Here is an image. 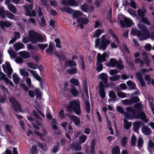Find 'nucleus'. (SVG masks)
Listing matches in <instances>:
<instances>
[{
    "label": "nucleus",
    "instance_id": "nucleus-63",
    "mask_svg": "<svg viewBox=\"0 0 154 154\" xmlns=\"http://www.w3.org/2000/svg\"><path fill=\"white\" fill-rule=\"evenodd\" d=\"M122 50L127 54H130V51L126 47V45L125 44H123L122 45Z\"/></svg>",
    "mask_w": 154,
    "mask_h": 154
},
{
    "label": "nucleus",
    "instance_id": "nucleus-8",
    "mask_svg": "<svg viewBox=\"0 0 154 154\" xmlns=\"http://www.w3.org/2000/svg\"><path fill=\"white\" fill-rule=\"evenodd\" d=\"M9 100L12 104L11 106L14 110L17 112L21 111V106L14 98L11 97L10 98Z\"/></svg>",
    "mask_w": 154,
    "mask_h": 154
},
{
    "label": "nucleus",
    "instance_id": "nucleus-17",
    "mask_svg": "<svg viewBox=\"0 0 154 154\" xmlns=\"http://www.w3.org/2000/svg\"><path fill=\"white\" fill-rule=\"evenodd\" d=\"M0 79L1 80H4L6 83L9 84V85L12 86L14 87V86L12 82L5 76L4 74L1 72L0 74Z\"/></svg>",
    "mask_w": 154,
    "mask_h": 154
},
{
    "label": "nucleus",
    "instance_id": "nucleus-13",
    "mask_svg": "<svg viewBox=\"0 0 154 154\" xmlns=\"http://www.w3.org/2000/svg\"><path fill=\"white\" fill-rule=\"evenodd\" d=\"M99 77L103 81L104 87H108L109 86L107 82L108 76L107 74L104 73H102L99 75Z\"/></svg>",
    "mask_w": 154,
    "mask_h": 154
},
{
    "label": "nucleus",
    "instance_id": "nucleus-29",
    "mask_svg": "<svg viewBox=\"0 0 154 154\" xmlns=\"http://www.w3.org/2000/svg\"><path fill=\"white\" fill-rule=\"evenodd\" d=\"M28 71L33 76L35 79L39 81H40L42 79L37 74L36 72L35 71L29 69Z\"/></svg>",
    "mask_w": 154,
    "mask_h": 154
},
{
    "label": "nucleus",
    "instance_id": "nucleus-22",
    "mask_svg": "<svg viewBox=\"0 0 154 154\" xmlns=\"http://www.w3.org/2000/svg\"><path fill=\"white\" fill-rule=\"evenodd\" d=\"M71 89L69 90H67L68 92H70L74 97H76L78 94L79 92L76 88L72 85L71 86Z\"/></svg>",
    "mask_w": 154,
    "mask_h": 154
},
{
    "label": "nucleus",
    "instance_id": "nucleus-59",
    "mask_svg": "<svg viewBox=\"0 0 154 154\" xmlns=\"http://www.w3.org/2000/svg\"><path fill=\"white\" fill-rule=\"evenodd\" d=\"M110 34L112 37V38L115 39L116 43L118 44H119V40L117 36L115 35L114 33L112 31L110 32Z\"/></svg>",
    "mask_w": 154,
    "mask_h": 154
},
{
    "label": "nucleus",
    "instance_id": "nucleus-35",
    "mask_svg": "<svg viewBox=\"0 0 154 154\" xmlns=\"http://www.w3.org/2000/svg\"><path fill=\"white\" fill-rule=\"evenodd\" d=\"M95 141L94 139H92L91 143V152L94 154L95 153L94 148L95 146Z\"/></svg>",
    "mask_w": 154,
    "mask_h": 154
},
{
    "label": "nucleus",
    "instance_id": "nucleus-51",
    "mask_svg": "<svg viewBox=\"0 0 154 154\" xmlns=\"http://www.w3.org/2000/svg\"><path fill=\"white\" fill-rule=\"evenodd\" d=\"M87 138V136L85 135H82L79 137V142L82 143H84Z\"/></svg>",
    "mask_w": 154,
    "mask_h": 154
},
{
    "label": "nucleus",
    "instance_id": "nucleus-28",
    "mask_svg": "<svg viewBox=\"0 0 154 154\" xmlns=\"http://www.w3.org/2000/svg\"><path fill=\"white\" fill-rule=\"evenodd\" d=\"M77 21L79 23L86 24L88 22V20L87 17L84 15L83 17H80L78 19Z\"/></svg>",
    "mask_w": 154,
    "mask_h": 154
},
{
    "label": "nucleus",
    "instance_id": "nucleus-48",
    "mask_svg": "<svg viewBox=\"0 0 154 154\" xmlns=\"http://www.w3.org/2000/svg\"><path fill=\"white\" fill-rule=\"evenodd\" d=\"M137 11L138 15L140 17L144 16L146 12V10H142L140 9H138Z\"/></svg>",
    "mask_w": 154,
    "mask_h": 154
},
{
    "label": "nucleus",
    "instance_id": "nucleus-44",
    "mask_svg": "<svg viewBox=\"0 0 154 154\" xmlns=\"http://www.w3.org/2000/svg\"><path fill=\"white\" fill-rule=\"evenodd\" d=\"M8 51L11 59H14L17 57L16 53L12 50L9 49L8 50Z\"/></svg>",
    "mask_w": 154,
    "mask_h": 154
},
{
    "label": "nucleus",
    "instance_id": "nucleus-14",
    "mask_svg": "<svg viewBox=\"0 0 154 154\" xmlns=\"http://www.w3.org/2000/svg\"><path fill=\"white\" fill-rule=\"evenodd\" d=\"M140 54L139 53H136L134 54V56L135 58L134 62L135 63H139L141 67H142L144 64V62L143 60H140V58L139 57Z\"/></svg>",
    "mask_w": 154,
    "mask_h": 154
},
{
    "label": "nucleus",
    "instance_id": "nucleus-18",
    "mask_svg": "<svg viewBox=\"0 0 154 154\" xmlns=\"http://www.w3.org/2000/svg\"><path fill=\"white\" fill-rule=\"evenodd\" d=\"M70 120H72L75 125H79L80 123V118L74 115H72L69 116Z\"/></svg>",
    "mask_w": 154,
    "mask_h": 154
},
{
    "label": "nucleus",
    "instance_id": "nucleus-52",
    "mask_svg": "<svg viewBox=\"0 0 154 154\" xmlns=\"http://www.w3.org/2000/svg\"><path fill=\"white\" fill-rule=\"evenodd\" d=\"M85 108L86 112L89 113L90 111V105L88 101H86L85 103Z\"/></svg>",
    "mask_w": 154,
    "mask_h": 154
},
{
    "label": "nucleus",
    "instance_id": "nucleus-50",
    "mask_svg": "<svg viewBox=\"0 0 154 154\" xmlns=\"http://www.w3.org/2000/svg\"><path fill=\"white\" fill-rule=\"evenodd\" d=\"M62 11L66 12L68 14H71L72 12V10L69 7H64L61 8Z\"/></svg>",
    "mask_w": 154,
    "mask_h": 154
},
{
    "label": "nucleus",
    "instance_id": "nucleus-20",
    "mask_svg": "<svg viewBox=\"0 0 154 154\" xmlns=\"http://www.w3.org/2000/svg\"><path fill=\"white\" fill-rule=\"evenodd\" d=\"M136 76L142 86H145V83L140 73L138 72L136 73Z\"/></svg>",
    "mask_w": 154,
    "mask_h": 154
},
{
    "label": "nucleus",
    "instance_id": "nucleus-31",
    "mask_svg": "<svg viewBox=\"0 0 154 154\" xmlns=\"http://www.w3.org/2000/svg\"><path fill=\"white\" fill-rule=\"evenodd\" d=\"M32 113L33 114V115L35 117L37 118L38 119H40V121H36L35 122L36 124L38 126L41 125L42 123L41 121L42 120L40 119V117L38 115L37 112L35 110H33L32 111Z\"/></svg>",
    "mask_w": 154,
    "mask_h": 154
},
{
    "label": "nucleus",
    "instance_id": "nucleus-25",
    "mask_svg": "<svg viewBox=\"0 0 154 154\" xmlns=\"http://www.w3.org/2000/svg\"><path fill=\"white\" fill-rule=\"evenodd\" d=\"M13 47L16 51H18L20 49L23 48L24 45L22 43L17 42L14 45Z\"/></svg>",
    "mask_w": 154,
    "mask_h": 154
},
{
    "label": "nucleus",
    "instance_id": "nucleus-21",
    "mask_svg": "<svg viewBox=\"0 0 154 154\" xmlns=\"http://www.w3.org/2000/svg\"><path fill=\"white\" fill-rule=\"evenodd\" d=\"M14 38L11 39L9 42V44H12L15 42L17 39L20 38V35L18 32H14Z\"/></svg>",
    "mask_w": 154,
    "mask_h": 154
},
{
    "label": "nucleus",
    "instance_id": "nucleus-19",
    "mask_svg": "<svg viewBox=\"0 0 154 154\" xmlns=\"http://www.w3.org/2000/svg\"><path fill=\"white\" fill-rule=\"evenodd\" d=\"M80 8L81 10L84 12H86L88 10L92 11L94 10L93 6L89 7V5L86 4H84L80 6Z\"/></svg>",
    "mask_w": 154,
    "mask_h": 154
},
{
    "label": "nucleus",
    "instance_id": "nucleus-24",
    "mask_svg": "<svg viewBox=\"0 0 154 154\" xmlns=\"http://www.w3.org/2000/svg\"><path fill=\"white\" fill-rule=\"evenodd\" d=\"M141 130L142 133L146 135H149L151 133L150 129L146 126H143Z\"/></svg>",
    "mask_w": 154,
    "mask_h": 154
},
{
    "label": "nucleus",
    "instance_id": "nucleus-26",
    "mask_svg": "<svg viewBox=\"0 0 154 154\" xmlns=\"http://www.w3.org/2000/svg\"><path fill=\"white\" fill-rule=\"evenodd\" d=\"M19 54L20 56L24 59L29 58L30 56L29 53L26 51H20L19 52Z\"/></svg>",
    "mask_w": 154,
    "mask_h": 154
},
{
    "label": "nucleus",
    "instance_id": "nucleus-41",
    "mask_svg": "<svg viewBox=\"0 0 154 154\" xmlns=\"http://www.w3.org/2000/svg\"><path fill=\"white\" fill-rule=\"evenodd\" d=\"M140 31L137 29L136 28H134L132 29L131 31V34L134 36H137L138 37V36L140 33Z\"/></svg>",
    "mask_w": 154,
    "mask_h": 154
},
{
    "label": "nucleus",
    "instance_id": "nucleus-16",
    "mask_svg": "<svg viewBox=\"0 0 154 154\" xmlns=\"http://www.w3.org/2000/svg\"><path fill=\"white\" fill-rule=\"evenodd\" d=\"M142 55L143 59V60L144 64L145 63L147 66L149 67L150 66L149 63L150 60L149 59L147 54L146 52L143 51L142 53Z\"/></svg>",
    "mask_w": 154,
    "mask_h": 154
},
{
    "label": "nucleus",
    "instance_id": "nucleus-46",
    "mask_svg": "<svg viewBox=\"0 0 154 154\" xmlns=\"http://www.w3.org/2000/svg\"><path fill=\"white\" fill-rule=\"evenodd\" d=\"M26 65L29 67L33 69H36L38 68L37 65L33 63L32 62L27 63Z\"/></svg>",
    "mask_w": 154,
    "mask_h": 154
},
{
    "label": "nucleus",
    "instance_id": "nucleus-15",
    "mask_svg": "<svg viewBox=\"0 0 154 154\" xmlns=\"http://www.w3.org/2000/svg\"><path fill=\"white\" fill-rule=\"evenodd\" d=\"M99 86L100 88L99 90V94L101 98L103 99L105 97V91L103 88L104 86L103 82H100L99 83Z\"/></svg>",
    "mask_w": 154,
    "mask_h": 154
},
{
    "label": "nucleus",
    "instance_id": "nucleus-40",
    "mask_svg": "<svg viewBox=\"0 0 154 154\" xmlns=\"http://www.w3.org/2000/svg\"><path fill=\"white\" fill-rule=\"evenodd\" d=\"M8 9L12 12L14 14L17 12V9L16 7L12 4H10L8 6Z\"/></svg>",
    "mask_w": 154,
    "mask_h": 154
},
{
    "label": "nucleus",
    "instance_id": "nucleus-33",
    "mask_svg": "<svg viewBox=\"0 0 154 154\" xmlns=\"http://www.w3.org/2000/svg\"><path fill=\"white\" fill-rule=\"evenodd\" d=\"M20 72L21 75H22L24 79H25L29 75V74L25 69H20Z\"/></svg>",
    "mask_w": 154,
    "mask_h": 154
},
{
    "label": "nucleus",
    "instance_id": "nucleus-37",
    "mask_svg": "<svg viewBox=\"0 0 154 154\" xmlns=\"http://www.w3.org/2000/svg\"><path fill=\"white\" fill-rule=\"evenodd\" d=\"M148 148L150 152L154 150V143L151 140L149 141Z\"/></svg>",
    "mask_w": 154,
    "mask_h": 154
},
{
    "label": "nucleus",
    "instance_id": "nucleus-30",
    "mask_svg": "<svg viewBox=\"0 0 154 154\" xmlns=\"http://www.w3.org/2000/svg\"><path fill=\"white\" fill-rule=\"evenodd\" d=\"M104 31L103 29L101 30L98 29L93 32V36L94 38L98 37L101 35L102 33L104 32Z\"/></svg>",
    "mask_w": 154,
    "mask_h": 154
},
{
    "label": "nucleus",
    "instance_id": "nucleus-57",
    "mask_svg": "<svg viewBox=\"0 0 154 154\" xmlns=\"http://www.w3.org/2000/svg\"><path fill=\"white\" fill-rule=\"evenodd\" d=\"M143 141L142 138L140 137H139L137 141V146L138 147V148L141 147L143 144Z\"/></svg>",
    "mask_w": 154,
    "mask_h": 154
},
{
    "label": "nucleus",
    "instance_id": "nucleus-4",
    "mask_svg": "<svg viewBox=\"0 0 154 154\" xmlns=\"http://www.w3.org/2000/svg\"><path fill=\"white\" fill-rule=\"evenodd\" d=\"M111 42L110 41L106 38L105 35H102L100 38H97L95 40V46L96 48L99 46V48L103 51L105 50L107 45H109Z\"/></svg>",
    "mask_w": 154,
    "mask_h": 154
},
{
    "label": "nucleus",
    "instance_id": "nucleus-42",
    "mask_svg": "<svg viewBox=\"0 0 154 154\" xmlns=\"http://www.w3.org/2000/svg\"><path fill=\"white\" fill-rule=\"evenodd\" d=\"M126 83L130 89H133L135 88L136 87L135 84L131 81H129L127 82Z\"/></svg>",
    "mask_w": 154,
    "mask_h": 154
},
{
    "label": "nucleus",
    "instance_id": "nucleus-54",
    "mask_svg": "<svg viewBox=\"0 0 154 154\" xmlns=\"http://www.w3.org/2000/svg\"><path fill=\"white\" fill-rule=\"evenodd\" d=\"M70 82L75 86H78L79 83L78 80L74 78H72L70 80Z\"/></svg>",
    "mask_w": 154,
    "mask_h": 154
},
{
    "label": "nucleus",
    "instance_id": "nucleus-60",
    "mask_svg": "<svg viewBox=\"0 0 154 154\" xmlns=\"http://www.w3.org/2000/svg\"><path fill=\"white\" fill-rule=\"evenodd\" d=\"M83 89L85 90V94L86 96L89 98L88 91V85L87 83L86 82L84 83V85H83Z\"/></svg>",
    "mask_w": 154,
    "mask_h": 154
},
{
    "label": "nucleus",
    "instance_id": "nucleus-39",
    "mask_svg": "<svg viewBox=\"0 0 154 154\" xmlns=\"http://www.w3.org/2000/svg\"><path fill=\"white\" fill-rule=\"evenodd\" d=\"M82 15V13L79 11L76 10L72 13V15L75 18H76Z\"/></svg>",
    "mask_w": 154,
    "mask_h": 154
},
{
    "label": "nucleus",
    "instance_id": "nucleus-49",
    "mask_svg": "<svg viewBox=\"0 0 154 154\" xmlns=\"http://www.w3.org/2000/svg\"><path fill=\"white\" fill-rule=\"evenodd\" d=\"M140 124L138 122H135L133 124V129L134 131L137 132L139 129Z\"/></svg>",
    "mask_w": 154,
    "mask_h": 154
},
{
    "label": "nucleus",
    "instance_id": "nucleus-62",
    "mask_svg": "<svg viewBox=\"0 0 154 154\" xmlns=\"http://www.w3.org/2000/svg\"><path fill=\"white\" fill-rule=\"evenodd\" d=\"M127 140V138L125 137H123L121 140V144L122 146H124L126 145Z\"/></svg>",
    "mask_w": 154,
    "mask_h": 154
},
{
    "label": "nucleus",
    "instance_id": "nucleus-7",
    "mask_svg": "<svg viewBox=\"0 0 154 154\" xmlns=\"http://www.w3.org/2000/svg\"><path fill=\"white\" fill-rule=\"evenodd\" d=\"M109 65L112 66H116L120 70L122 69L124 67V66L122 64L121 60H120L118 62L114 58H111L110 59Z\"/></svg>",
    "mask_w": 154,
    "mask_h": 154
},
{
    "label": "nucleus",
    "instance_id": "nucleus-23",
    "mask_svg": "<svg viewBox=\"0 0 154 154\" xmlns=\"http://www.w3.org/2000/svg\"><path fill=\"white\" fill-rule=\"evenodd\" d=\"M117 110L120 113L123 114L127 118H129L130 117L129 115L127 113L125 112L123 109L120 106H118L116 107Z\"/></svg>",
    "mask_w": 154,
    "mask_h": 154
},
{
    "label": "nucleus",
    "instance_id": "nucleus-47",
    "mask_svg": "<svg viewBox=\"0 0 154 154\" xmlns=\"http://www.w3.org/2000/svg\"><path fill=\"white\" fill-rule=\"evenodd\" d=\"M112 154H120V148L118 146L113 147L112 149Z\"/></svg>",
    "mask_w": 154,
    "mask_h": 154
},
{
    "label": "nucleus",
    "instance_id": "nucleus-43",
    "mask_svg": "<svg viewBox=\"0 0 154 154\" xmlns=\"http://www.w3.org/2000/svg\"><path fill=\"white\" fill-rule=\"evenodd\" d=\"M122 103L125 105H131L133 103V102L130 99H126L122 101Z\"/></svg>",
    "mask_w": 154,
    "mask_h": 154
},
{
    "label": "nucleus",
    "instance_id": "nucleus-3",
    "mask_svg": "<svg viewBox=\"0 0 154 154\" xmlns=\"http://www.w3.org/2000/svg\"><path fill=\"white\" fill-rule=\"evenodd\" d=\"M66 111L72 113L73 111L77 115L81 113L80 103L79 101L72 100L69 103V105L66 108Z\"/></svg>",
    "mask_w": 154,
    "mask_h": 154
},
{
    "label": "nucleus",
    "instance_id": "nucleus-6",
    "mask_svg": "<svg viewBox=\"0 0 154 154\" xmlns=\"http://www.w3.org/2000/svg\"><path fill=\"white\" fill-rule=\"evenodd\" d=\"M2 66L4 72L7 74L8 77L11 79V75L13 72V70L11 68L10 63L6 61L4 64L2 65Z\"/></svg>",
    "mask_w": 154,
    "mask_h": 154
},
{
    "label": "nucleus",
    "instance_id": "nucleus-11",
    "mask_svg": "<svg viewBox=\"0 0 154 154\" xmlns=\"http://www.w3.org/2000/svg\"><path fill=\"white\" fill-rule=\"evenodd\" d=\"M62 4L63 5H67L70 6L76 7L79 4L75 0H65L61 2Z\"/></svg>",
    "mask_w": 154,
    "mask_h": 154
},
{
    "label": "nucleus",
    "instance_id": "nucleus-58",
    "mask_svg": "<svg viewBox=\"0 0 154 154\" xmlns=\"http://www.w3.org/2000/svg\"><path fill=\"white\" fill-rule=\"evenodd\" d=\"M136 140V137L133 135L131 138V145L132 146H134L135 145Z\"/></svg>",
    "mask_w": 154,
    "mask_h": 154
},
{
    "label": "nucleus",
    "instance_id": "nucleus-2",
    "mask_svg": "<svg viewBox=\"0 0 154 154\" xmlns=\"http://www.w3.org/2000/svg\"><path fill=\"white\" fill-rule=\"evenodd\" d=\"M29 38L24 37L22 42L24 43L28 42L30 41L32 43H36L37 42H42L43 41H46V37L45 36L43 37L39 34L36 33L33 30H31L28 32Z\"/></svg>",
    "mask_w": 154,
    "mask_h": 154
},
{
    "label": "nucleus",
    "instance_id": "nucleus-36",
    "mask_svg": "<svg viewBox=\"0 0 154 154\" xmlns=\"http://www.w3.org/2000/svg\"><path fill=\"white\" fill-rule=\"evenodd\" d=\"M77 71V68L75 67H71L67 70V72L70 74H75Z\"/></svg>",
    "mask_w": 154,
    "mask_h": 154
},
{
    "label": "nucleus",
    "instance_id": "nucleus-53",
    "mask_svg": "<svg viewBox=\"0 0 154 154\" xmlns=\"http://www.w3.org/2000/svg\"><path fill=\"white\" fill-rule=\"evenodd\" d=\"M0 14L2 18L3 19L5 18V11H4L3 7H1L0 8Z\"/></svg>",
    "mask_w": 154,
    "mask_h": 154
},
{
    "label": "nucleus",
    "instance_id": "nucleus-10",
    "mask_svg": "<svg viewBox=\"0 0 154 154\" xmlns=\"http://www.w3.org/2000/svg\"><path fill=\"white\" fill-rule=\"evenodd\" d=\"M120 23L123 27L127 26L128 27H129L134 24L132 20L131 19L127 17L124 19V21L122 20H121Z\"/></svg>",
    "mask_w": 154,
    "mask_h": 154
},
{
    "label": "nucleus",
    "instance_id": "nucleus-1",
    "mask_svg": "<svg viewBox=\"0 0 154 154\" xmlns=\"http://www.w3.org/2000/svg\"><path fill=\"white\" fill-rule=\"evenodd\" d=\"M133 109L132 107H127L126 110L128 112L131 113L132 115L136 118H140L143 120L144 122H146L148 120L146 119V116L145 113L140 110L143 109L142 105L140 103H136L134 105Z\"/></svg>",
    "mask_w": 154,
    "mask_h": 154
},
{
    "label": "nucleus",
    "instance_id": "nucleus-64",
    "mask_svg": "<svg viewBox=\"0 0 154 154\" xmlns=\"http://www.w3.org/2000/svg\"><path fill=\"white\" fill-rule=\"evenodd\" d=\"M35 95L37 97H40L41 95L42 92L38 88L35 89Z\"/></svg>",
    "mask_w": 154,
    "mask_h": 154
},
{
    "label": "nucleus",
    "instance_id": "nucleus-5",
    "mask_svg": "<svg viewBox=\"0 0 154 154\" xmlns=\"http://www.w3.org/2000/svg\"><path fill=\"white\" fill-rule=\"evenodd\" d=\"M33 6V3H31L29 5H26L23 6V7L26 10L25 14L27 16L29 17H35L36 15L35 12L33 10H31Z\"/></svg>",
    "mask_w": 154,
    "mask_h": 154
},
{
    "label": "nucleus",
    "instance_id": "nucleus-45",
    "mask_svg": "<svg viewBox=\"0 0 154 154\" xmlns=\"http://www.w3.org/2000/svg\"><path fill=\"white\" fill-rule=\"evenodd\" d=\"M124 128L127 130L129 129L131 126V123L128 122L125 119H124Z\"/></svg>",
    "mask_w": 154,
    "mask_h": 154
},
{
    "label": "nucleus",
    "instance_id": "nucleus-56",
    "mask_svg": "<svg viewBox=\"0 0 154 154\" xmlns=\"http://www.w3.org/2000/svg\"><path fill=\"white\" fill-rule=\"evenodd\" d=\"M5 14L10 19H13L14 18V15L8 11H5Z\"/></svg>",
    "mask_w": 154,
    "mask_h": 154
},
{
    "label": "nucleus",
    "instance_id": "nucleus-32",
    "mask_svg": "<svg viewBox=\"0 0 154 154\" xmlns=\"http://www.w3.org/2000/svg\"><path fill=\"white\" fill-rule=\"evenodd\" d=\"M13 81L15 84H18L20 82V78L17 74L14 73L12 75Z\"/></svg>",
    "mask_w": 154,
    "mask_h": 154
},
{
    "label": "nucleus",
    "instance_id": "nucleus-9",
    "mask_svg": "<svg viewBox=\"0 0 154 154\" xmlns=\"http://www.w3.org/2000/svg\"><path fill=\"white\" fill-rule=\"evenodd\" d=\"M142 32H140L138 38L141 40H144L148 38L150 36V32L148 29L143 30Z\"/></svg>",
    "mask_w": 154,
    "mask_h": 154
},
{
    "label": "nucleus",
    "instance_id": "nucleus-27",
    "mask_svg": "<svg viewBox=\"0 0 154 154\" xmlns=\"http://www.w3.org/2000/svg\"><path fill=\"white\" fill-rule=\"evenodd\" d=\"M54 45V44L53 42H50L49 45V46L46 50V52L49 54H53V47Z\"/></svg>",
    "mask_w": 154,
    "mask_h": 154
},
{
    "label": "nucleus",
    "instance_id": "nucleus-61",
    "mask_svg": "<svg viewBox=\"0 0 154 154\" xmlns=\"http://www.w3.org/2000/svg\"><path fill=\"white\" fill-rule=\"evenodd\" d=\"M38 145L44 151H46L47 149V146L41 143H38Z\"/></svg>",
    "mask_w": 154,
    "mask_h": 154
},
{
    "label": "nucleus",
    "instance_id": "nucleus-38",
    "mask_svg": "<svg viewBox=\"0 0 154 154\" xmlns=\"http://www.w3.org/2000/svg\"><path fill=\"white\" fill-rule=\"evenodd\" d=\"M0 24L1 26L3 28V27L6 26L7 27H8L11 26L12 24L10 23L9 21H1L0 22Z\"/></svg>",
    "mask_w": 154,
    "mask_h": 154
},
{
    "label": "nucleus",
    "instance_id": "nucleus-55",
    "mask_svg": "<svg viewBox=\"0 0 154 154\" xmlns=\"http://www.w3.org/2000/svg\"><path fill=\"white\" fill-rule=\"evenodd\" d=\"M13 128L12 126L9 125L8 124H6L5 126V131L11 133V129Z\"/></svg>",
    "mask_w": 154,
    "mask_h": 154
},
{
    "label": "nucleus",
    "instance_id": "nucleus-12",
    "mask_svg": "<svg viewBox=\"0 0 154 154\" xmlns=\"http://www.w3.org/2000/svg\"><path fill=\"white\" fill-rule=\"evenodd\" d=\"M109 56V55L106 52H104L102 55L100 53H98L97 57V62L98 63H100L106 61V58L108 57Z\"/></svg>",
    "mask_w": 154,
    "mask_h": 154
},
{
    "label": "nucleus",
    "instance_id": "nucleus-34",
    "mask_svg": "<svg viewBox=\"0 0 154 154\" xmlns=\"http://www.w3.org/2000/svg\"><path fill=\"white\" fill-rule=\"evenodd\" d=\"M137 26L141 31L148 29L147 27L143 24L141 21L139 20V23L137 24Z\"/></svg>",
    "mask_w": 154,
    "mask_h": 154
}]
</instances>
